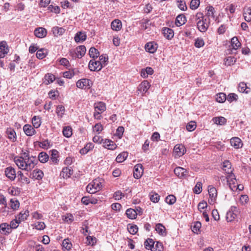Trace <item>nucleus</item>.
Masks as SVG:
<instances>
[{
  "label": "nucleus",
  "mask_w": 251,
  "mask_h": 251,
  "mask_svg": "<svg viewBox=\"0 0 251 251\" xmlns=\"http://www.w3.org/2000/svg\"><path fill=\"white\" fill-rule=\"evenodd\" d=\"M102 187L101 182L99 178L95 179L91 183H89L87 187V191L90 194H94L99 191Z\"/></svg>",
  "instance_id": "obj_1"
},
{
  "label": "nucleus",
  "mask_w": 251,
  "mask_h": 251,
  "mask_svg": "<svg viewBox=\"0 0 251 251\" xmlns=\"http://www.w3.org/2000/svg\"><path fill=\"white\" fill-rule=\"evenodd\" d=\"M25 160V171H30L37 164L38 160L35 157L30 156L28 154L24 153Z\"/></svg>",
  "instance_id": "obj_2"
},
{
  "label": "nucleus",
  "mask_w": 251,
  "mask_h": 251,
  "mask_svg": "<svg viewBox=\"0 0 251 251\" xmlns=\"http://www.w3.org/2000/svg\"><path fill=\"white\" fill-rule=\"evenodd\" d=\"M95 112L94 113V117L97 119H100L101 116L100 113L106 110L105 104L102 101L96 102L94 104Z\"/></svg>",
  "instance_id": "obj_3"
},
{
  "label": "nucleus",
  "mask_w": 251,
  "mask_h": 251,
  "mask_svg": "<svg viewBox=\"0 0 251 251\" xmlns=\"http://www.w3.org/2000/svg\"><path fill=\"white\" fill-rule=\"evenodd\" d=\"M208 191L210 198L208 202L210 204H213L215 202L217 197V190L214 187L209 185L208 187Z\"/></svg>",
  "instance_id": "obj_4"
},
{
  "label": "nucleus",
  "mask_w": 251,
  "mask_h": 251,
  "mask_svg": "<svg viewBox=\"0 0 251 251\" xmlns=\"http://www.w3.org/2000/svg\"><path fill=\"white\" fill-rule=\"evenodd\" d=\"M88 67L91 71L98 72L102 69V65L99 61L96 60L94 58L90 61Z\"/></svg>",
  "instance_id": "obj_5"
},
{
  "label": "nucleus",
  "mask_w": 251,
  "mask_h": 251,
  "mask_svg": "<svg viewBox=\"0 0 251 251\" xmlns=\"http://www.w3.org/2000/svg\"><path fill=\"white\" fill-rule=\"evenodd\" d=\"M14 162L18 167V168L21 170L25 171V156H16L14 158Z\"/></svg>",
  "instance_id": "obj_6"
},
{
  "label": "nucleus",
  "mask_w": 251,
  "mask_h": 251,
  "mask_svg": "<svg viewBox=\"0 0 251 251\" xmlns=\"http://www.w3.org/2000/svg\"><path fill=\"white\" fill-rule=\"evenodd\" d=\"M186 152V149L182 144H178L175 146L174 149V153L177 157L182 156Z\"/></svg>",
  "instance_id": "obj_7"
},
{
  "label": "nucleus",
  "mask_w": 251,
  "mask_h": 251,
  "mask_svg": "<svg viewBox=\"0 0 251 251\" xmlns=\"http://www.w3.org/2000/svg\"><path fill=\"white\" fill-rule=\"evenodd\" d=\"M4 174L6 176L11 180H14L16 176L15 169L11 166L5 168Z\"/></svg>",
  "instance_id": "obj_8"
},
{
  "label": "nucleus",
  "mask_w": 251,
  "mask_h": 251,
  "mask_svg": "<svg viewBox=\"0 0 251 251\" xmlns=\"http://www.w3.org/2000/svg\"><path fill=\"white\" fill-rule=\"evenodd\" d=\"M143 167L141 164H136L134 168L133 176L135 178H140L143 174Z\"/></svg>",
  "instance_id": "obj_9"
},
{
  "label": "nucleus",
  "mask_w": 251,
  "mask_h": 251,
  "mask_svg": "<svg viewBox=\"0 0 251 251\" xmlns=\"http://www.w3.org/2000/svg\"><path fill=\"white\" fill-rule=\"evenodd\" d=\"M151 87V85L148 80H144L138 87V91L142 95L147 93Z\"/></svg>",
  "instance_id": "obj_10"
},
{
  "label": "nucleus",
  "mask_w": 251,
  "mask_h": 251,
  "mask_svg": "<svg viewBox=\"0 0 251 251\" xmlns=\"http://www.w3.org/2000/svg\"><path fill=\"white\" fill-rule=\"evenodd\" d=\"M158 48V45L154 42H150L145 45L146 50L151 53H154Z\"/></svg>",
  "instance_id": "obj_11"
},
{
  "label": "nucleus",
  "mask_w": 251,
  "mask_h": 251,
  "mask_svg": "<svg viewBox=\"0 0 251 251\" xmlns=\"http://www.w3.org/2000/svg\"><path fill=\"white\" fill-rule=\"evenodd\" d=\"M206 22V19L204 20H200L197 21V27L200 31L204 32L207 30L208 27V25Z\"/></svg>",
  "instance_id": "obj_12"
},
{
  "label": "nucleus",
  "mask_w": 251,
  "mask_h": 251,
  "mask_svg": "<svg viewBox=\"0 0 251 251\" xmlns=\"http://www.w3.org/2000/svg\"><path fill=\"white\" fill-rule=\"evenodd\" d=\"M174 173L180 178L185 177L188 175L187 171L183 168L177 167L174 169Z\"/></svg>",
  "instance_id": "obj_13"
},
{
  "label": "nucleus",
  "mask_w": 251,
  "mask_h": 251,
  "mask_svg": "<svg viewBox=\"0 0 251 251\" xmlns=\"http://www.w3.org/2000/svg\"><path fill=\"white\" fill-rule=\"evenodd\" d=\"M34 33L37 37L42 38L46 36L47 31L45 28L40 27L36 28L34 31Z\"/></svg>",
  "instance_id": "obj_14"
},
{
  "label": "nucleus",
  "mask_w": 251,
  "mask_h": 251,
  "mask_svg": "<svg viewBox=\"0 0 251 251\" xmlns=\"http://www.w3.org/2000/svg\"><path fill=\"white\" fill-rule=\"evenodd\" d=\"M231 163L228 160H225L222 164V169L228 175L232 173L233 169L231 167Z\"/></svg>",
  "instance_id": "obj_15"
},
{
  "label": "nucleus",
  "mask_w": 251,
  "mask_h": 251,
  "mask_svg": "<svg viewBox=\"0 0 251 251\" xmlns=\"http://www.w3.org/2000/svg\"><path fill=\"white\" fill-rule=\"evenodd\" d=\"M230 144L235 149H239L242 147L243 143L241 140L238 137H233L230 139Z\"/></svg>",
  "instance_id": "obj_16"
},
{
  "label": "nucleus",
  "mask_w": 251,
  "mask_h": 251,
  "mask_svg": "<svg viewBox=\"0 0 251 251\" xmlns=\"http://www.w3.org/2000/svg\"><path fill=\"white\" fill-rule=\"evenodd\" d=\"M87 38V35L85 32H77L75 36V40L76 43H81L84 41Z\"/></svg>",
  "instance_id": "obj_17"
},
{
  "label": "nucleus",
  "mask_w": 251,
  "mask_h": 251,
  "mask_svg": "<svg viewBox=\"0 0 251 251\" xmlns=\"http://www.w3.org/2000/svg\"><path fill=\"white\" fill-rule=\"evenodd\" d=\"M8 138L12 142L16 141L17 136L15 130L12 128H7L6 131Z\"/></svg>",
  "instance_id": "obj_18"
},
{
  "label": "nucleus",
  "mask_w": 251,
  "mask_h": 251,
  "mask_svg": "<svg viewBox=\"0 0 251 251\" xmlns=\"http://www.w3.org/2000/svg\"><path fill=\"white\" fill-rule=\"evenodd\" d=\"M111 27L112 30L118 31H120L122 27L121 21L119 19L113 20L111 24Z\"/></svg>",
  "instance_id": "obj_19"
},
{
  "label": "nucleus",
  "mask_w": 251,
  "mask_h": 251,
  "mask_svg": "<svg viewBox=\"0 0 251 251\" xmlns=\"http://www.w3.org/2000/svg\"><path fill=\"white\" fill-rule=\"evenodd\" d=\"M103 146L108 150H114L116 147L117 145L112 140L109 139H105L103 142Z\"/></svg>",
  "instance_id": "obj_20"
},
{
  "label": "nucleus",
  "mask_w": 251,
  "mask_h": 251,
  "mask_svg": "<svg viewBox=\"0 0 251 251\" xmlns=\"http://www.w3.org/2000/svg\"><path fill=\"white\" fill-rule=\"evenodd\" d=\"M86 50V48L84 46H79L76 48L75 51V57L77 58H81L85 54ZM73 52H75V51Z\"/></svg>",
  "instance_id": "obj_21"
},
{
  "label": "nucleus",
  "mask_w": 251,
  "mask_h": 251,
  "mask_svg": "<svg viewBox=\"0 0 251 251\" xmlns=\"http://www.w3.org/2000/svg\"><path fill=\"white\" fill-rule=\"evenodd\" d=\"M23 130L25 134L28 136L33 135L36 132L34 128L29 125H25L23 127Z\"/></svg>",
  "instance_id": "obj_22"
},
{
  "label": "nucleus",
  "mask_w": 251,
  "mask_h": 251,
  "mask_svg": "<svg viewBox=\"0 0 251 251\" xmlns=\"http://www.w3.org/2000/svg\"><path fill=\"white\" fill-rule=\"evenodd\" d=\"M62 246L63 251H69L72 248V244L69 238H66L63 240Z\"/></svg>",
  "instance_id": "obj_23"
},
{
  "label": "nucleus",
  "mask_w": 251,
  "mask_h": 251,
  "mask_svg": "<svg viewBox=\"0 0 251 251\" xmlns=\"http://www.w3.org/2000/svg\"><path fill=\"white\" fill-rule=\"evenodd\" d=\"M0 231L1 233L3 234H8L11 232L10 227L9 226V224L4 223L0 225Z\"/></svg>",
  "instance_id": "obj_24"
},
{
  "label": "nucleus",
  "mask_w": 251,
  "mask_h": 251,
  "mask_svg": "<svg viewBox=\"0 0 251 251\" xmlns=\"http://www.w3.org/2000/svg\"><path fill=\"white\" fill-rule=\"evenodd\" d=\"M186 21L185 16L183 14H180L176 17L175 24L177 26H180L184 25Z\"/></svg>",
  "instance_id": "obj_25"
},
{
  "label": "nucleus",
  "mask_w": 251,
  "mask_h": 251,
  "mask_svg": "<svg viewBox=\"0 0 251 251\" xmlns=\"http://www.w3.org/2000/svg\"><path fill=\"white\" fill-rule=\"evenodd\" d=\"M155 230L160 235L166 236L167 234L165 227L161 224H157L155 226Z\"/></svg>",
  "instance_id": "obj_26"
},
{
  "label": "nucleus",
  "mask_w": 251,
  "mask_h": 251,
  "mask_svg": "<svg viewBox=\"0 0 251 251\" xmlns=\"http://www.w3.org/2000/svg\"><path fill=\"white\" fill-rule=\"evenodd\" d=\"M155 242L152 239L148 238L145 242L144 245L148 250H151V251H155L154 247Z\"/></svg>",
  "instance_id": "obj_27"
},
{
  "label": "nucleus",
  "mask_w": 251,
  "mask_h": 251,
  "mask_svg": "<svg viewBox=\"0 0 251 251\" xmlns=\"http://www.w3.org/2000/svg\"><path fill=\"white\" fill-rule=\"evenodd\" d=\"M163 33L165 37L168 39H171L174 35V31L168 27H164L163 28Z\"/></svg>",
  "instance_id": "obj_28"
},
{
  "label": "nucleus",
  "mask_w": 251,
  "mask_h": 251,
  "mask_svg": "<svg viewBox=\"0 0 251 251\" xmlns=\"http://www.w3.org/2000/svg\"><path fill=\"white\" fill-rule=\"evenodd\" d=\"M29 211L28 210H26L25 211H22L16 217V218L20 221L21 222L24 221L27 219V217L29 216Z\"/></svg>",
  "instance_id": "obj_29"
},
{
  "label": "nucleus",
  "mask_w": 251,
  "mask_h": 251,
  "mask_svg": "<svg viewBox=\"0 0 251 251\" xmlns=\"http://www.w3.org/2000/svg\"><path fill=\"white\" fill-rule=\"evenodd\" d=\"M17 175L18 177V180L22 183H26L29 184L30 183L29 179L25 176L23 173L19 171L17 172Z\"/></svg>",
  "instance_id": "obj_30"
},
{
  "label": "nucleus",
  "mask_w": 251,
  "mask_h": 251,
  "mask_svg": "<svg viewBox=\"0 0 251 251\" xmlns=\"http://www.w3.org/2000/svg\"><path fill=\"white\" fill-rule=\"evenodd\" d=\"M73 174V170L68 167L63 168L60 175L63 178L69 177Z\"/></svg>",
  "instance_id": "obj_31"
},
{
  "label": "nucleus",
  "mask_w": 251,
  "mask_h": 251,
  "mask_svg": "<svg viewBox=\"0 0 251 251\" xmlns=\"http://www.w3.org/2000/svg\"><path fill=\"white\" fill-rule=\"evenodd\" d=\"M127 156L128 152L123 151L118 155L116 158V161L118 163H122L127 158Z\"/></svg>",
  "instance_id": "obj_32"
},
{
  "label": "nucleus",
  "mask_w": 251,
  "mask_h": 251,
  "mask_svg": "<svg viewBox=\"0 0 251 251\" xmlns=\"http://www.w3.org/2000/svg\"><path fill=\"white\" fill-rule=\"evenodd\" d=\"M214 123L218 125H224L226 122V120L223 117H216L212 119Z\"/></svg>",
  "instance_id": "obj_33"
},
{
  "label": "nucleus",
  "mask_w": 251,
  "mask_h": 251,
  "mask_svg": "<svg viewBox=\"0 0 251 251\" xmlns=\"http://www.w3.org/2000/svg\"><path fill=\"white\" fill-rule=\"evenodd\" d=\"M52 31L55 36H58L62 35L65 31V29L63 27L54 26L52 29Z\"/></svg>",
  "instance_id": "obj_34"
},
{
  "label": "nucleus",
  "mask_w": 251,
  "mask_h": 251,
  "mask_svg": "<svg viewBox=\"0 0 251 251\" xmlns=\"http://www.w3.org/2000/svg\"><path fill=\"white\" fill-rule=\"evenodd\" d=\"M32 175V177L36 179L40 180L43 178L44 174L41 170L35 169L33 171Z\"/></svg>",
  "instance_id": "obj_35"
},
{
  "label": "nucleus",
  "mask_w": 251,
  "mask_h": 251,
  "mask_svg": "<svg viewBox=\"0 0 251 251\" xmlns=\"http://www.w3.org/2000/svg\"><path fill=\"white\" fill-rule=\"evenodd\" d=\"M238 90L241 93L248 94L250 91V88L247 87L245 82H241L238 85Z\"/></svg>",
  "instance_id": "obj_36"
},
{
  "label": "nucleus",
  "mask_w": 251,
  "mask_h": 251,
  "mask_svg": "<svg viewBox=\"0 0 251 251\" xmlns=\"http://www.w3.org/2000/svg\"><path fill=\"white\" fill-rule=\"evenodd\" d=\"M54 80L55 76L54 75L51 74H48L44 77V83L46 85H48L53 82Z\"/></svg>",
  "instance_id": "obj_37"
},
{
  "label": "nucleus",
  "mask_w": 251,
  "mask_h": 251,
  "mask_svg": "<svg viewBox=\"0 0 251 251\" xmlns=\"http://www.w3.org/2000/svg\"><path fill=\"white\" fill-rule=\"evenodd\" d=\"M231 45L232 48L234 50L238 49L241 45L237 37H234L231 39Z\"/></svg>",
  "instance_id": "obj_38"
},
{
  "label": "nucleus",
  "mask_w": 251,
  "mask_h": 251,
  "mask_svg": "<svg viewBox=\"0 0 251 251\" xmlns=\"http://www.w3.org/2000/svg\"><path fill=\"white\" fill-rule=\"evenodd\" d=\"M62 132L65 137L69 138L72 135V129L71 126H65L63 127Z\"/></svg>",
  "instance_id": "obj_39"
},
{
  "label": "nucleus",
  "mask_w": 251,
  "mask_h": 251,
  "mask_svg": "<svg viewBox=\"0 0 251 251\" xmlns=\"http://www.w3.org/2000/svg\"><path fill=\"white\" fill-rule=\"evenodd\" d=\"M126 214L127 217L130 219H134L137 217L135 209L132 208L127 209L126 211Z\"/></svg>",
  "instance_id": "obj_40"
},
{
  "label": "nucleus",
  "mask_w": 251,
  "mask_h": 251,
  "mask_svg": "<svg viewBox=\"0 0 251 251\" xmlns=\"http://www.w3.org/2000/svg\"><path fill=\"white\" fill-rule=\"evenodd\" d=\"M82 80L83 82V89H89L92 86V81L90 79L87 78H83L82 79Z\"/></svg>",
  "instance_id": "obj_41"
},
{
  "label": "nucleus",
  "mask_w": 251,
  "mask_h": 251,
  "mask_svg": "<svg viewBox=\"0 0 251 251\" xmlns=\"http://www.w3.org/2000/svg\"><path fill=\"white\" fill-rule=\"evenodd\" d=\"M99 62L100 63V64L102 65V68L105 66L107 63L108 60V56L106 54H102L101 55H99Z\"/></svg>",
  "instance_id": "obj_42"
},
{
  "label": "nucleus",
  "mask_w": 251,
  "mask_h": 251,
  "mask_svg": "<svg viewBox=\"0 0 251 251\" xmlns=\"http://www.w3.org/2000/svg\"><path fill=\"white\" fill-rule=\"evenodd\" d=\"M89 54L90 56L93 59H95V57L97 58L100 55L98 50L94 47H92L89 49Z\"/></svg>",
  "instance_id": "obj_43"
},
{
  "label": "nucleus",
  "mask_w": 251,
  "mask_h": 251,
  "mask_svg": "<svg viewBox=\"0 0 251 251\" xmlns=\"http://www.w3.org/2000/svg\"><path fill=\"white\" fill-rule=\"evenodd\" d=\"M58 152L55 150H53L51 151V155L50 156V161H51L53 163L56 164L57 163L58 160Z\"/></svg>",
  "instance_id": "obj_44"
},
{
  "label": "nucleus",
  "mask_w": 251,
  "mask_h": 251,
  "mask_svg": "<svg viewBox=\"0 0 251 251\" xmlns=\"http://www.w3.org/2000/svg\"><path fill=\"white\" fill-rule=\"evenodd\" d=\"M244 17L247 22H249L251 21V8L250 7L247 8L245 9Z\"/></svg>",
  "instance_id": "obj_45"
},
{
  "label": "nucleus",
  "mask_w": 251,
  "mask_h": 251,
  "mask_svg": "<svg viewBox=\"0 0 251 251\" xmlns=\"http://www.w3.org/2000/svg\"><path fill=\"white\" fill-rule=\"evenodd\" d=\"M237 216L236 214L232 211L229 210L226 215V219L227 222H232L235 219Z\"/></svg>",
  "instance_id": "obj_46"
},
{
  "label": "nucleus",
  "mask_w": 251,
  "mask_h": 251,
  "mask_svg": "<svg viewBox=\"0 0 251 251\" xmlns=\"http://www.w3.org/2000/svg\"><path fill=\"white\" fill-rule=\"evenodd\" d=\"M10 204L11 209L13 210H17L19 208L20 203L19 201L15 198L11 199L10 201Z\"/></svg>",
  "instance_id": "obj_47"
},
{
  "label": "nucleus",
  "mask_w": 251,
  "mask_h": 251,
  "mask_svg": "<svg viewBox=\"0 0 251 251\" xmlns=\"http://www.w3.org/2000/svg\"><path fill=\"white\" fill-rule=\"evenodd\" d=\"M38 159L41 163H46L49 159V156L46 152H42L39 154Z\"/></svg>",
  "instance_id": "obj_48"
},
{
  "label": "nucleus",
  "mask_w": 251,
  "mask_h": 251,
  "mask_svg": "<svg viewBox=\"0 0 251 251\" xmlns=\"http://www.w3.org/2000/svg\"><path fill=\"white\" fill-rule=\"evenodd\" d=\"M32 123L35 128H38L41 124L40 118L39 116H34L32 119Z\"/></svg>",
  "instance_id": "obj_49"
},
{
  "label": "nucleus",
  "mask_w": 251,
  "mask_h": 251,
  "mask_svg": "<svg viewBox=\"0 0 251 251\" xmlns=\"http://www.w3.org/2000/svg\"><path fill=\"white\" fill-rule=\"evenodd\" d=\"M65 109L64 106L62 105H58L56 107V113L57 116L62 118L64 114Z\"/></svg>",
  "instance_id": "obj_50"
},
{
  "label": "nucleus",
  "mask_w": 251,
  "mask_h": 251,
  "mask_svg": "<svg viewBox=\"0 0 251 251\" xmlns=\"http://www.w3.org/2000/svg\"><path fill=\"white\" fill-rule=\"evenodd\" d=\"M127 229L130 234L134 235L137 232L138 227L136 225L129 224L127 226Z\"/></svg>",
  "instance_id": "obj_51"
},
{
  "label": "nucleus",
  "mask_w": 251,
  "mask_h": 251,
  "mask_svg": "<svg viewBox=\"0 0 251 251\" xmlns=\"http://www.w3.org/2000/svg\"><path fill=\"white\" fill-rule=\"evenodd\" d=\"M227 181L228 184H234V183H237V180L235 178V175L232 173L230 175H228L226 177Z\"/></svg>",
  "instance_id": "obj_52"
},
{
  "label": "nucleus",
  "mask_w": 251,
  "mask_h": 251,
  "mask_svg": "<svg viewBox=\"0 0 251 251\" xmlns=\"http://www.w3.org/2000/svg\"><path fill=\"white\" fill-rule=\"evenodd\" d=\"M47 55V51L46 50L42 49L38 50L36 53V56L39 59H42L45 58Z\"/></svg>",
  "instance_id": "obj_53"
},
{
  "label": "nucleus",
  "mask_w": 251,
  "mask_h": 251,
  "mask_svg": "<svg viewBox=\"0 0 251 251\" xmlns=\"http://www.w3.org/2000/svg\"><path fill=\"white\" fill-rule=\"evenodd\" d=\"M226 95L223 93H220L217 95L216 98L217 102L220 103H223L226 100Z\"/></svg>",
  "instance_id": "obj_54"
},
{
  "label": "nucleus",
  "mask_w": 251,
  "mask_h": 251,
  "mask_svg": "<svg viewBox=\"0 0 251 251\" xmlns=\"http://www.w3.org/2000/svg\"><path fill=\"white\" fill-rule=\"evenodd\" d=\"M141 29L143 30H145L148 29L151 25V23L149 20L146 19L143 20L141 23Z\"/></svg>",
  "instance_id": "obj_55"
},
{
  "label": "nucleus",
  "mask_w": 251,
  "mask_h": 251,
  "mask_svg": "<svg viewBox=\"0 0 251 251\" xmlns=\"http://www.w3.org/2000/svg\"><path fill=\"white\" fill-rule=\"evenodd\" d=\"M102 130L103 126L100 123H98L93 127V132H96L97 134H99Z\"/></svg>",
  "instance_id": "obj_56"
},
{
  "label": "nucleus",
  "mask_w": 251,
  "mask_h": 251,
  "mask_svg": "<svg viewBox=\"0 0 251 251\" xmlns=\"http://www.w3.org/2000/svg\"><path fill=\"white\" fill-rule=\"evenodd\" d=\"M0 51H1L7 54L9 51V49L7 46L6 42L5 41H1L0 43Z\"/></svg>",
  "instance_id": "obj_57"
},
{
  "label": "nucleus",
  "mask_w": 251,
  "mask_h": 251,
  "mask_svg": "<svg viewBox=\"0 0 251 251\" xmlns=\"http://www.w3.org/2000/svg\"><path fill=\"white\" fill-rule=\"evenodd\" d=\"M165 201L168 204L172 205L176 201V198L174 195H170L166 197Z\"/></svg>",
  "instance_id": "obj_58"
},
{
  "label": "nucleus",
  "mask_w": 251,
  "mask_h": 251,
  "mask_svg": "<svg viewBox=\"0 0 251 251\" xmlns=\"http://www.w3.org/2000/svg\"><path fill=\"white\" fill-rule=\"evenodd\" d=\"M8 192L13 196H17L20 193V190L18 187H12L8 189Z\"/></svg>",
  "instance_id": "obj_59"
},
{
  "label": "nucleus",
  "mask_w": 251,
  "mask_h": 251,
  "mask_svg": "<svg viewBox=\"0 0 251 251\" xmlns=\"http://www.w3.org/2000/svg\"><path fill=\"white\" fill-rule=\"evenodd\" d=\"M200 3V0H191L190 8L192 10H195L199 6Z\"/></svg>",
  "instance_id": "obj_60"
},
{
  "label": "nucleus",
  "mask_w": 251,
  "mask_h": 251,
  "mask_svg": "<svg viewBox=\"0 0 251 251\" xmlns=\"http://www.w3.org/2000/svg\"><path fill=\"white\" fill-rule=\"evenodd\" d=\"M202 183L201 182H197L194 188V193L197 194L201 193L202 191Z\"/></svg>",
  "instance_id": "obj_61"
},
{
  "label": "nucleus",
  "mask_w": 251,
  "mask_h": 251,
  "mask_svg": "<svg viewBox=\"0 0 251 251\" xmlns=\"http://www.w3.org/2000/svg\"><path fill=\"white\" fill-rule=\"evenodd\" d=\"M201 224L200 222H196L194 223V225L192 226V231L195 233H198L200 228H201Z\"/></svg>",
  "instance_id": "obj_62"
},
{
  "label": "nucleus",
  "mask_w": 251,
  "mask_h": 251,
  "mask_svg": "<svg viewBox=\"0 0 251 251\" xmlns=\"http://www.w3.org/2000/svg\"><path fill=\"white\" fill-rule=\"evenodd\" d=\"M204 45V42L202 39L198 38L195 40V46L196 48H200Z\"/></svg>",
  "instance_id": "obj_63"
},
{
  "label": "nucleus",
  "mask_w": 251,
  "mask_h": 251,
  "mask_svg": "<svg viewBox=\"0 0 251 251\" xmlns=\"http://www.w3.org/2000/svg\"><path fill=\"white\" fill-rule=\"evenodd\" d=\"M29 245L33 246L36 251H44V249L42 245L40 244H36L34 242H30Z\"/></svg>",
  "instance_id": "obj_64"
}]
</instances>
